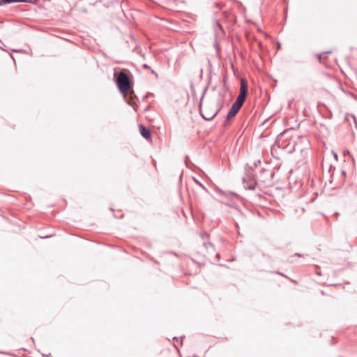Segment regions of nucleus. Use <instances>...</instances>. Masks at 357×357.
I'll use <instances>...</instances> for the list:
<instances>
[{
  "instance_id": "obj_1",
  "label": "nucleus",
  "mask_w": 357,
  "mask_h": 357,
  "mask_svg": "<svg viewBox=\"0 0 357 357\" xmlns=\"http://www.w3.org/2000/svg\"><path fill=\"white\" fill-rule=\"evenodd\" d=\"M248 85L245 79H242L240 83V91L236 100L232 104L227 116L226 121L232 119L242 107L248 93Z\"/></svg>"
},
{
  "instance_id": "obj_2",
  "label": "nucleus",
  "mask_w": 357,
  "mask_h": 357,
  "mask_svg": "<svg viewBox=\"0 0 357 357\" xmlns=\"http://www.w3.org/2000/svg\"><path fill=\"white\" fill-rule=\"evenodd\" d=\"M132 75L126 69L121 70L118 74H114V80L119 91L126 93L132 87Z\"/></svg>"
},
{
  "instance_id": "obj_3",
  "label": "nucleus",
  "mask_w": 357,
  "mask_h": 357,
  "mask_svg": "<svg viewBox=\"0 0 357 357\" xmlns=\"http://www.w3.org/2000/svg\"><path fill=\"white\" fill-rule=\"evenodd\" d=\"M204 96V92L203 93V94L201 97L199 105V113H200L201 116H202V118H204L205 120L211 121L218 114L219 109H214L212 110H209L207 108L202 109V100H203Z\"/></svg>"
},
{
  "instance_id": "obj_4",
  "label": "nucleus",
  "mask_w": 357,
  "mask_h": 357,
  "mask_svg": "<svg viewBox=\"0 0 357 357\" xmlns=\"http://www.w3.org/2000/svg\"><path fill=\"white\" fill-rule=\"evenodd\" d=\"M286 134L287 132H283L277 137L275 143L279 148L285 149L287 147L288 144L284 143V141L287 139L285 138Z\"/></svg>"
},
{
  "instance_id": "obj_5",
  "label": "nucleus",
  "mask_w": 357,
  "mask_h": 357,
  "mask_svg": "<svg viewBox=\"0 0 357 357\" xmlns=\"http://www.w3.org/2000/svg\"><path fill=\"white\" fill-rule=\"evenodd\" d=\"M139 132H140V134L141 135L145 138L146 139H148L149 138H151V130L149 128L146 127V126H144L142 125H139Z\"/></svg>"
},
{
  "instance_id": "obj_6",
  "label": "nucleus",
  "mask_w": 357,
  "mask_h": 357,
  "mask_svg": "<svg viewBox=\"0 0 357 357\" xmlns=\"http://www.w3.org/2000/svg\"><path fill=\"white\" fill-rule=\"evenodd\" d=\"M35 1L36 0H1V3H3L4 5L18 2L34 3Z\"/></svg>"
},
{
  "instance_id": "obj_7",
  "label": "nucleus",
  "mask_w": 357,
  "mask_h": 357,
  "mask_svg": "<svg viewBox=\"0 0 357 357\" xmlns=\"http://www.w3.org/2000/svg\"><path fill=\"white\" fill-rule=\"evenodd\" d=\"M203 246L208 250V252L212 253L214 251V245L211 243H204Z\"/></svg>"
},
{
  "instance_id": "obj_8",
  "label": "nucleus",
  "mask_w": 357,
  "mask_h": 357,
  "mask_svg": "<svg viewBox=\"0 0 357 357\" xmlns=\"http://www.w3.org/2000/svg\"><path fill=\"white\" fill-rule=\"evenodd\" d=\"M215 33L217 34H218V29L220 31V32H222L223 31V29H222V25L218 22H215Z\"/></svg>"
},
{
  "instance_id": "obj_9",
  "label": "nucleus",
  "mask_w": 357,
  "mask_h": 357,
  "mask_svg": "<svg viewBox=\"0 0 357 357\" xmlns=\"http://www.w3.org/2000/svg\"><path fill=\"white\" fill-rule=\"evenodd\" d=\"M257 183L253 181L250 185H248V188L250 190H255L256 187Z\"/></svg>"
},
{
  "instance_id": "obj_10",
  "label": "nucleus",
  "mask_w": 357,
  "mask_h": 357,
  "mask_svg": "<svg viewBox=\"0 0 357 357\" xmlns=\"http://www.w3.org/2000/svg\"><path fill=\"white\" fill-rule=\"evenodd\" d=\"M193 179H194L195 182L197 185H199L200 187H202V188H205V187H204V185H202V183H201L198 180H197V179H196V178H194Z\"/></svg>"
},
{
  "instance_id": "obj_11",
  "label": "nucleus",
  "mask_w": 357,
  "mask_h": 357,
  "mask_svg": "<svg viewBox=\"0 0 357 357\" xmlns=\"http://www.w3.org/2000/svg\"><path fill=\"white\" fill-rule=\"evenodd\" d=\"M317 58H318L319 61L321 62V54H318Z\"/></svg>"
},
{
  "instance_id": "obj_12",
  "label": "nucleus",
  "mask_w": 357,
  "mask_h": 357,
  "mask_svg": "<svg viewBox=\"0 0 357 357\" xmlns=\"http://www.w3.org/2000/svg\"><path fill=\"white\" fill-rule=\"evenodd\" d=\"M294 255H295V256H297V257H301V256H302V255H301V254H299V253H296Z\"/></svg>"
},
{
  "instance_id": "obj_13",
  "label": "nucleus",
  "mask_w": 357,
  "mask_h": 357,
  "mask_svg": "<svg viewBox=\"0 0 357 357\" xmlns=\"http://www.w3.org/2000/svg\"><path fill=\"white\" fill-rule=\"evenodd\" d=\"M223 83H224V85L226 84V78L225 77L224 79H223Z\"/></svg>"
},
{
  "instance_id": "obj_14",
  "label": "nucleus",
  "mask_w": 357,
  "mask_h": 357,
  "mask_svg": "<svg viewBox=\"0 0 357 357\" xmlns=\"http://www.w3.org/2000/svg\"><path fill=\"white\" fill-rule=\"evenodd\" d=\"M346 154H349V151H344V155H346Z\"/></svg>"
},
{
  "instance_id": "obj_15",
  "label": "nucleus",
  "mask_w": 357,
  "mask_h": 357,
  "mask_svg": "<svg viewBox=\"0 0 357 357\" xmlns=\"http://www.w3.org/2000/svg\"><path fill=\"white\" fill-rule=\"evenodd\" d=\"M331 51H328V52H324L323 54H328V53H331Z\"/></svg>"
},
{
  "instance_id": "obj_16",
  "label": "nucleus",
  "mask_w": 357,
  "mask_h": 357,
  "mask_svg": "<svg viewBox=\"0 0 357 357\" xmlns=\"http://www.w3.org/2000/svg\"><path fill=\"white\" fill-rule=\"evenodd\" d=\"M144 68H149V66H148L147 64H144Z\"/></svg>"
},
{
  "instance_id": "obj_17",
  "label": "nucleus",
  "mask_w": 357,
  "mask_h": 357,
  "mask_svg": "<svg viewBox=\"0 0 357 357\" xmlns=\"http://www.w3.org/2000/svg\"><path fill=\"white\" fill-rule=\"evenodd\" d=\"M216 257H217L218 259H220V254L217 253V254H216Z\"/></svg>"
},
{
  "instance_id": "obj_18",
  "label": "nucleus",
  "mask_w": 357,
  "mask_h": 357,
  "mask_svg": "<svg viewBox=\"0 0 357 357\" xmlns=\"http://www.w3.org/2000/svg\"><path fill=\"white\" fill-rule=\"evenodd\" d=\"M3 3H1V0H0V6H3Z\"/></svg>"
},
{
  "instance_id": "obj_19",
  "label": "nucleus",
  "mask_w": 357,
  "mask_h": 357,
  "mask_svg": "<svg viewBox=\"0 0 357 357\" xmlns=\"http://www.w3.org/2000/svg\"><path fill=\"white\" fill-rule=\"evenodd\" d=\"M276 273H278V274H279V275H283V274H282L280 272H278H278H276Z\"/></svg>"
},
{
  "instance_id": "obj_20",
  "label": "nucleus",
  "mask_w": 357,
  "mask_h": 357,
  "mask_svg": "<svg viewBox=\"0 0 357 357\" xmlns=\"http://www.w3.org/2000/svg\"><path fill=\"white\" fill-rule=\"evenodd\" d=\"M15 52H22V50H15Z\"/></svg>"
}]
</instances>
